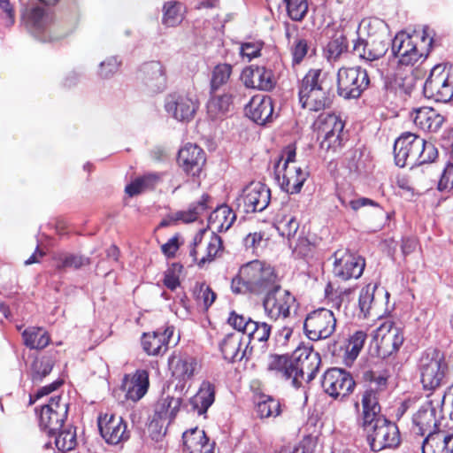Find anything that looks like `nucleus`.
Wrapping results in <instances>:
<instances>
[{
    "instance_id": "nucleus-13",
    "label": "nucleus",
    "mask_w": 453,
    "mask_h": 453,
    "mask_svg": "<svg viewBox=\"0 0 453 453\" xmlns=\"http://www.w3.org/2000/svg\"><path fill=\"white\" fill-rule=\"evenodd\" d=\"M418 38V35L401 31L392 39V54L398 58L400 65H413L422 57H426L427 53L420 50L417 45L416 40Z\"/></svg>"
},
{
    "instance_id": "nucleus-61",
    "label": "nucleus",
    "mask_w": 453,
    "mask_h": 453,
    "mask_svg": "<svg viewBox=\"0 0 453 453\" xmlns=\"http://www.w3.org/2000/svg\"><path fill=\"white\" fill-rule=\"evenodd\" d=\"M365 379L369 381L366 388H372L376 393L381 394L387 388L388 377L385 375L367 372L365 373Z\"/></svg>"
},
{
    "instance_id": "nucleus-28",
    "label": "nucleus",
    "mask_w": 453,
    "mask_h": 453,
    "mask_svg": "<svg viewBox=\"0 0 453 453\" xmlns=\"http://www.w3.org/2000/svg\"><path fill=\"white\" fill-rule=\"evenodd\" d=\"M197 365L196 359L185 353H173L168 358L172 376L181 381L190 380L195 375Z\"/></svg>"
},
{
    "instance_id": "nucleus-56",
    "label": "nucleus",
    "mask_w": 453,
    "mask_h": 453,
    "mask_svg": "<svg viewBox=\"0 0 453 453\" xmlns=\"http://www.w3.org/2000/svg\"><path fill=\"white\" fill-rule=\"evenodd\" d=\"M415 165L427 164L433 162L438 156L435 146L421 138V148L418 151Z\"/></svg>"
},
{
    "instance_id": "nucleus-8",
    "label": "nucleus",
    "mask_w": 453,
    "mask_h": 453,
    "mask_svg": "<svg viewBox=\"0 0 453 453\" xmlns=\"http://www.w3.org/2000/svg\"><path fill=\"white\" fill-rule=\"evenodd\" d=\"M320 140V148L335 151L342 146L344 123L335 114H321L313 124Z\"/></svg>"
},
{
    "instance_id": "nucleus-32",
    "label": "nucleus",
    "mask_w": 453,
    "mask_h": 453,
    "mask_svg": "<svg viewBox=\"0 0 453 453\" xmlns=\"http://www.w3.org/2000/svg\"><path fill=\"white\" fill-rule=\"evenodd\" d=\"M212 206V198L208 194H203L199 200L189 204L187 210L179 211L173 214V221L188 224L199 219Z\"/></svg>"
},
{
    "instance_id": "nucleus-37",
    "label": "nucleus",
    "mask_w": 453,
    "mask_h": 453,
    "mask_svg": "<svg viewBox=\"0 0 453 453\" xmlns=\"http://www.w3.org/2000/svg\"><path fill=\"white\" fill-rule=\"evenodd\" d=\"M215 400V388L209 381H203L198 392L190 398L189 403L194 411L198 415L206 413Z\"/></svg>"
},
{
    "instance_id": "nucleus-57",
    "label": "nucleus",
    "mask_w": 453,
    "mask_h": 453,
    "mask_svg": "<svg viewBox=\"0 0 453 453\" xmlns=\"http://www.w3.org/2000/svg\"><path fill=\"white\" fill-rule=\"evenodd\" d=\"M375 285L368 284L364 287L359 294L358 304L361 311L366 317L370 313L374 302Z\"/></svg>"
},
{
    "instance_id": "nucleus-45",
    "label": "nucleus",
    "mask_w": 453,
    "mask_h": 453,
    "mask_svg": "<svg viewBox=\"0 0 453 453\" xmlns=\"http://www.w3.org/2000/svg\"><path fill=\"white\" fill-rule=\"evenodd\" d=\"M271 326L265 322L255 321L250 322L248 330L245 334L246 342L249 344L254 342H265L271 334Z\"/></svg>"
},
{
    "instance_id": "nucleus-20",
    "label": "nucleus",
    "mask_w": 453,
    "mask_h": 453,
    "mask_svg": "<svg viewBox=\"0 0 453 453\" xmlns=\"http://www.w3.org/2000/svg\"><path fill=\"white\" fill-rule=\"evenodd\" d=\"M334 274L342 280L358 279L365 269V259L347 251H335L334 254Z\"/></svg>"
},
{
    "instance_id": "nucleus-19",
    "label": "nucleus",
    "mask_w": 453,
    "mask_h": 453,
    "mask_svg": "<svg viewBox=\"0 0 453 453\" xmlns=\"http://www.w3.org/2000/svg\"><path fill=\"white\" fill-rule=\"evenodd\" d=\"M420 148L421 137L410 132L403 134L394 144L395 165L399 167L414 166Z\"/></svg>"
},
{
    "instance_id": "nucleus-24",
    "label": "nucleus",
    "mask_w": 453,
    "mask_h": 453,
    "mask_svg": "<svg viewBox=\"0 0 453 453\" xmlns=\"http://www.w3.org/2000/svg\"><path fill=\"white\" fill-rule=\"evenodd\" d=\"M274 168L281 189L289 194L299 193L309 176V172L298 165L280 168L275 165Z\"/></svg>"
},
{
    "instance_id": "nucleus-30",
    "label": "nucleus",
    "mask_w": 453,
    "mask_h": 453,
    "mask_svg": "<svg viewBox=\"0 0 453 453\" xmlns=\"http://www.w3.org/2000/svg\"><path fill=\"white\" fill-rule=\"evenodd\" d=\"M184 453H214V441H210L203 430L197 427L183 433Z\"/></svg>"
},
{
    "instance_id": "nucleus-44",
    "label": "nucleus",
    "mask_w": 453,
    "mask_h": 453,
    "mask_svg": "<svg viewBox=\"0 0 453 453\" xmlns=\"http://www.w3.org/2000/svg\"><path fill=\"white\" fill-rule=\"evenodd\" d=\"M58 270L80 269L90 264L88 257L72 253H59L54 257Z\"/></svg>"
},
{
    "instance_id": "nucleus-38",
    "label": "nucleus",
    "mask_w": 453,
    "mask_h": 453,
    "mask_svg": "<svg viewBox=\"0 0 453 453\" xmlns=\"http://www.w3.org/2000/svg\"><path fill=\"white\" fill-rule=\"evenodd\" d=\"M379 393H376L372 388H365L362 395V426H366L372 421L377 419L379 417H383L380 414V405L379 403Z\"/></svg>"
},
{
    "instance_id": "nucleus-47",
    "label": "nucleus",
    "mask_w": 453,
    "mask_h": 453,
    "mask_svg": "<svg viewBox=\"0 0 453 453\" xmlns=\"http://www.w3.org/2000/svg\"><path fill=\"white\" fill-rule=\"evenodd\" d=\"M160 175L157 173H147L142 177L136 178L126 187V192L133 196L138 195L147 188H154L159 181Z\"/></svg>"
},
{
    "instance_id": "nucleus-41",
    "label": "nucleus",
    "mask_w": 453,
    "mask_h": 453,
    "mask_svg": "<svg viewBox=\"0 0 453 453\" xmlns=\"http://www.w3.org/2000/svg\"><path fill=\"white\" fill-rule=\"evenodd\" d=\"M24 344L29 349H42L50 343L48 332L42 327L30 326L22 333Z\"/></svg>"
},
{
    "instance_id": "nucleus-43",
    "label": "nucleus",
    "mask_w": 453,
    "mask_h": 453,
    "mask_svg": "<svg viewBox=\"0 0 453 453\" xmlns=\"http://www.w3.org/2000/svg\"><path fill=\"white\" fill-rule=\"evenodd\" d=\"M353 52L361 59L366 62H373L382 58L366 36L359 35L358 39L354 42Z\"/></svg>"
},
{
    "instance_id": "nucleus-9",
    "label": "nucleus",
    "mask_w": 453,
    "mask_h": 453,
    "mask_svg": "<svg viewBox=\"0 0 453 453\" xmlns=\"http://www.w3.org/2000/svg\"><path fill=\"white\" fill-rule=\"evenodd\" d=\"M336 328V319L334 312L319 308L310 312L303 322L306 336L311 341L329 338Z\"/></svg>"
},
{
    "instance_id": "nucleus-62",
    "label": "nucleus",
    "mask_w": 453,
    "mask_h": 453,
    "mask_svg": "<svg viewBox=\"0 0 453 453\" xmlns=\"http://www.w3.org/2000/svg\"><path fill=\"white\" fill-rule=\"evenodd\" d=\"M120 61L117 57H110L99 65L98 73L102 78H109L119 70Z\"/></svg>"
},
{
    "instance_id": "nucleus-27",
    "label": "nucleus",
    "mask_w": 453,
    "mask_h": 453,
    "mask_svg": "<svg viewBox=\"0 0 453 453\" xmlns=\"http://www.w3.org/2000/svg\"><path fill=\"white\" fill-rule=\"evenodd\" d=\"M245 110L249 118L258 125H265L273 119V99L269 96H253Z\"/></svg>"
},
{
    "instance_id": "nucleus-58",
    "label": "nucleus",
    "mask_w": 453,
    "mask_h": 453,
    "mask_svg": "<svg viewBox=\"0 0 453 453\" xmlns=\"http://www.w3.org/2000/svg\"><path fill=\"white\" fill-rule=\"evenodd\" d=\"M309 49L310 47L306 39L299 36L296 37L290 46L292 64H300L308 54Z\"/></svg>"
},
{
    "instance_id": "nucleus-60",
    "label": "nucleus",
    "mask_w": 453,
    "mask_h": 453,
    "mask_svg": "<svg viewBox=\"0 0 453 453\" xmlns=\"http://www.w3.org/2000/svg\"><path fill=\"white\" fill-rule=\"evenodd\" d=\"M222 248V241L221 238L216 234H212L210 242L206 247V256H203L199 260V265H203L206 262H210L213 260V258L218 255Z\"/></svg>"
},
{
    "instance_id": "nucleus-42",
    "label": "nucleus",
    "mask_w": 453,
    "mask_h": 453,
    "mask_svg": "<svg viewBox=\"0 0 453 453\" xmlns=\"http://www.w3.org/2000/svg\"><path fill=\"white\" fill-rule=\"evenodd\" d=\"M232 95H212L207 103V112L211 119H217L226 115L232 106Z\"/></svg>"
},
{
    "instance_id": "nucleus-6",
    "label": "nucleus",
    "mask_w": 453,
    "mask_h": 453,
    "mask_svg": "<svg viewBox=\"0 0 453 453\" xmlns=\"http://www.w3.org/2000/svg\"><path fill=\"white\" fill-rule=\"evenodd\" d=\"M370 79L365 69L342 67L337 73V93L344 99L359 98L368 88Z\"/></svg>"
},
{
    "instance_id": "nucleus-25",
    "label": "nucleus",
    "mask_w": 453,
    "mask_h": 453,
    "mask_svg": "<svg viewBox=\"0 0 453 453\" xmlns=\"http://www.w3.org/2000/svg\"><path fill=\"white\" fill-rule=\"evenodd\" d=\"M181 403L180 397L166 395L160 398L155 404L150 426L159 428V430L163 427L166 429L180 411Z\"/></svg>"
},
{
    "instance_id": "nucleus-63",
    "label": "nucleus",
    "mask_w": 453,
    "mask_h": 453,
    "mask_svg": "<svg viewBox=\"0 0 453 453\" xmlns=\"http://www.w3.org/2000/svg\"><path fill=\"white\" fill-rule=\"evenodd\" d=\"M228 323L238 332L245 335L248 330V325L253 320L250 318H246L242 315L237 314L235 311H232L228 317Z\"/></svg>"
},
{
    "instance_id": "nucleus-34",
    "label": "nucleus",
    "mask_w": 453,
    "mask_h": 453,
    "mask_svg": "<svg viewBox=\"0 0 453 453\" xmlns=\"http://www.w3.org/2000/svg\"><path fill=\"white\" fill-rule=\"evenodd\" d=\"M422 453H453V434L438 430L426 435Z\"/></svg>"
},
{
    "instance_id": "nucleus-4",
    "label": "nucleus",
    "mask_w": 453,
    "mask_h": 453,
    "mask_svg": "<svg viewBox=\"0 0 453 453\" xmlns=\"http://www.w3.org/2000/svg\"><path fill=\"white\" fill-rule=\"evenodd\" d=\"M423 92L426 97L448 102L453 96V67L436 65L426 79Z\"/></svg>"
},
{
    "instance_id": "nucleus-51",
    "label": "nucleus",
    "mask_w": 453,
    "mask_h": 453,
    "mask_svg": "<svg viewBox=\"0 0 453 453\" xmlns=\"http://www.w3.org/2000/svg\"><path fill=\"white\" fill-rule=\"evenodd\" d=\"M182 6L178 2H167L164 5L163 23L167 27H175L182 20Z\"/></svg>"
},
{
    "instance_id": "nucleus-18",
    "label": "nucleus",
    "mask_w": 453,
    "mask_h": 453,
    "mask_svg": "<svg viewBox=\"0 0 453 453\" xmlns=\"http://www.w3.org/2000/svg\"><path fill=\"white\" fill-rule=\"evenodd\" d=\"M266 369L275 378L288 381L294 388H299L298 375L301 368L298 367L296 357L271 354L267 359Z\"/></svg>"
},
{
    "instance_id": "nucleus-29",
    "label": "nucleus",
    "mask_w": 453,
    "mask_h": 453,
    "mask_svg": "<svg viewBox=\"0 0 453 453\" xmlns=\"http://www.w3.org/2000/svg\"><path fill=\"white\" fill-rule=\"evenodd\" d=\"M174 332L173 326H167L164 331L144 333L142 338L143 350L150 356H157L165 353L168 349L170 338Z\"/></svg>"
},
{
    "instance_id": "nucleus-39",
    "label": "nucleus",
    "mask_w": 453,
    "mask_h": 453,
    "mask_svg": "<svg viewBox=\"0 0 453 453\" xmlns=\"http://www.w3.org/2000/svg\"><path fill=\"white\" fill-rule=\"evenodd\" d=\"M296 360L298 361V367L301 368L300 375H298L299 387H301L304 373H307L308 381L315 378L319 369L321 359L318 352L306 351L304 357H303V354H301L298 357H296Z\"/></svg>"
},
{
    "instance_id": "nucleus-40",
    "label": "nucleus",
    "mask_w": 453,
    "mask_h": 453,
    "mask_svg": "<svg viewBox=\"0 0 453 453\" xmlns=\"http://www.w3.org/2000/svg\"><path fill=\"white\" fill-rule=\"evenodd\" d=\"M367 339V334L364 330H357L350 334L345 345L344 363L351 365L358 357Z\"/></svg>"
},
{
    "instance_id": "nucleus-7",
    "label": "nucleus",
    "mask_w": 453,
    "mask_h": 453,
    "mask_svg": "<svg viewBox=\"0 0 453 453\" xmlns=\"http://www.w3.org/2000/svg\"><path fill=\"white\" fill-rule=\"evenodd\" d=\"M242 277L249 285L250 293L254 294L267 292L277 285V276L273 268L259 260H253L242 265Z\"/></svg>"
},
{
    "instance_id": "nucleus-50",
    "label": "nucleus",
    "mask_w": 453,
    "mask_h": 453,
    "mask_svg": "<svg viewBox=\"0 0 453 453\" xmlns=\"http://www.w3.org/2000/svg\"><path fill=\"white\" fill-rule=\"evenodd\" d=\"M257 412L261 418H275L281 413V404L279 400L266 396L257 403Z\"/></svg>"
},
{
    "instance_id": "nucleus-5",
    "label": "nucleus",
    "mask_w": 453,
    "mask_h": 453,
    "mask_svg": "<svg viewBox=\"0 0 453 453\" xmlns=\"http://www.w3.org/2000/svg\"><path fill=\"white\" fill-rule=\"evenodd\" d=\"M363 427L367 432V440L373 451L396 448L400 444V433L397 426L385 417H379L370 425Z\"/></svg>"
},
{
    "instance_id": "nucleus-55",
    "label": "nucleus",
    "mask_w": 453,
    "mask_h": 453,
    "mask_svg": "<svg viewBox=\"0 0 453 453\" xmlns=\"http://www.w3.org/2000/svg\"><path fill=\"white\" fill-rule=\"evenodd\" d=\"M289 18L295 21H301L308 12L307 0H285Z\"/></svg>"
},
{
    "instance_id": "nucleus-49",
    "label": "nucleus",
    "mask_w": 453,
    "mask_h": 453,
    "mask_svg": "<svg viewBox=\"0 0 453 453\" xmlns=\"http://www.w3.org/2000/svg\"><path fill=\"white\" fill-rule=\"evenodd\" d=\"M348 49L347 38L344 35L334 37L325 48V56L329 62H334L340 58Z\"/></svg>"
},
{
    "instance_id": "nucleus-16",
    "label": "nucleus",
    "mask_w": 453,
    "mask_h": 453,
    "mask_svg": "<svg viewBox=\"0 0 453 453\" xmlns=\"http://www.w3.org/2000/svg\"><path fill=\"white\" fill-rule=\"evenodd\" d=\"M321 385L325 393L337 399L350 395L356 382L349 372L341 368H331L324 373Z\"/></svg>"
},
{
    "instance_id": "nucleus-52",
    "label": "nucleus",
    "mask_w": 453,
    "mask_h": 453,
    "mask_svg": "<svg viewBox=\"0 0 453 453\" xmlns=\"http://www.w3.org/2000/svg\"><path fill=\"white\" fill-rule=\"evenodd\" d=\"M232 73V66L229 64L217 65L211 73V88L214 92L221 86L226 84Z\"/></svg>"
},
{
    "instance_id": "nucleus-59",
    "label": "nucleus",
    "mask_w": 453,
    "mask_h": 453,
    "mask_svg": "<svg viewBox=\"0 0 453 453\" xmlns=\"http://www.w3.org/2000/svg\"><path fill=\"white\" fill-rule=\"evenodd\" d=\"M182 268L181 265L174 263L165 272L163 283L168 289L173 291L180 287Z\"/></svg>"
},
{
    "instance_id": "nucleus-31",
    "label": "nucleus",
    "mask_w": 453,
    "mask_h": 453,
    "mask_svg": "<svg viewBox=\"0 0 453 453\" xmlns=\"http://www.w3.org/2000/svg\"><path fill=\"white\" fill-rule=\"evenodd\" d=\"M249 343L242 333H232L223 339L220 349L223 357L229 362L241 361L246 355Z\"/></svg>"
},
{
    "instance_id": "nucleus-36",
    "label": "nucleus",
    "mask_w": 453,
    "mask_h": 453,
    "mask_svg": "<svg viewBox=\"0 0 453 453\" xmlns=\"http://www.w3.org/2000/svg\"><path fill=\"white\" fill-rule=\"evenodd\" d=\"M236 219L233 210L226 205L218 206L208 218V228L212 234L227 231Z\"/></svg>"
},
{
    "instance_id": "nucleus-64",
    "label": "nucleus",
    "mask_w": 453,
    "mask_h": 453,
    "mask_svg": "<svg viewBox=\"0 0 453 453\" xmlns=\"http://www.w3.org/2000/svg\"><path fill=\"white\" fill-rule=\"evenodd\" d=\"M453 188V164L446 165L438 183V189L450 190Z\"/></svg>"
},
{
    "instance_id": "nucleus-35",
    "label": "nucleus",
    "mask_w": 453,
    "mask_h": 453,
    "mask_svg": "<svg viewBox=\"0 0 453 453\" xmlns=\"http://www.w3.org/2000/svg\"><path fill=\"white\" fill-rule=\"evenodd\" d=\"M122 388L127 399L134 402L140 400L149 388L148 372L145 370H139L130 379L126 377Z\"/></svg>"
},
{
    "instance_id": "nucleus-21",
    "label": "nucleus",
    "mask_w": 453,
    "mask_h": 453,
    "mask_svg": "<svg viewBox=\"0 0 453 453\" xmlns=\"http://www.w3.org/2000/svg\"><path fill=\"white\" fill-rule=\"evenodd\" d=\"M197 108V101L187 94L173 93L165 100V111L179 121L191 120Z\"/></svg>"
},
{
    "instance_id": "nucleus-3",
    "label": "nucleus",
    "mask_w": 453,
    "mask_h": 453,
    "mask_svg": "<svg viewBox=\"0 0 453 453\" xmlns=\"http://www.w3.org/2000/svg\"><path fill=\"white\" fill-rule=\"evenodd\" d=\"M443 418V397L436 395V393L427 395L426 402L420 406L412 418L416 433L424 436L437 432Z\"/></svg>"
},
{
    "instance_id": "nucleus-22",
    "label": "nucleus",
    "mask_w": 453,
    "mask_h": 453,
    "mask_svg": "<svg viewBox=\"0 0 453 453\" xmlns=\"http://www.w3.org/2000/svg\"><path fill=\"white\" fill-rule=\"evenodd\" d=\"M98 427L102 437L109 444L117 445L129 438L127 424L121 417L107 414L98 419Z\"/></svg>"
},
{
    "instance_id": "nucleus-23",
    "label": "nucleus",
    "mask_w": 453,
    "mask_h": 453,
    "mask_svg": "<svg viewBox=\"0 0 453 453\" xmlns=\"http://www.w3.org/2000/svg\"><path fill=\"white\" fill-rule=\"evenodd\" d=\"M141 78L148 91L153 94L163 92L167 86L165 65L159 61L145 63L141 67Z\"/></svg>"
},
{
    "instance_id": "nucleus-53",
    "label": "nucleus",
    "mask_w": 453,
    "mask_h": 453,
    "mask_svg": "<svg viewBox=\"0 0 453 453\" xmlns=\"http://www.w3.org/2000/svg\"><path fill=\"white\" fill-rule=\"evenodd\" d=\"M255 78L258 80L257 89L269 91L275 86V79L272 70L264 66L255 67Z\"/></svg>"
},
{
    "instance_id": "nucleus-15",
    "label": "nucleus",
    "mask_w": 453,
    "mask_h": 453,
    "mask_svg": "<svg viewBox=\"0 0 453 453\" xmlns=\"http://www.w3.org/2000/svg\"><path fill=\"white\" fill-rule=\"evenodd\" d=\"M373 339L378 348V355L386 357L396 352L403 345L404 337L402 328L391 320L384 321L374 332Z\"/></svg>"
},
{
    "instance_id": "nucleus-10",
    "label": "nucleus",
    "mask_w": 453,
    "mask_h": 453,
    "mask_svg": "<svg viewBox=\"0 0 453 453\" xmlns=\"http://www.w3.org/2000/svg\"><path fill=\"white\" fill-rule=\"evenodd\" d=\"M68 403L60 395L53 396L49 403L42 407L39 425L48 435L55 434L63 427L67 418Z\"/></svg>"
},
{
    "instance_id": "nucleus-46",
    "label": "nucleus",
    "mask_w": 453,
    "mask_h": 453,
    "mask_svg": "<svg viewBox=\"0 0 453 453\" xmlns=\"http://www.w3.org/2000/svg\"><path fill=\"white\" fill-rule=\"evenodd\" d=\"M338 201L344 208H349L353 211H357L365 206L379 207V203L367 197L356 198L352 192L343 190L337 191Z\"/></svg>"
},
{
    "instance_id": "nucleus-48",
    "label": "nucleus",
    "mask_w": 453,
    "mask_h": 453,
    "mask_svg": "<svg viewBox=\"0 0 453 453\" xmlns=\"http://www.w3.org/2000/svg\"><path fill=\"white\" fill-rule=\"evenodd\" d=\"M275 228L281 236L290 239L296 234L299 222L293 215H279L275 222Z\"/></svg>"
},
{
    "instance_id": "nucleus-1",
    "label": "nucleus",
    "mask_w": 453,
    "mask_h": 453,
    "mask_svg": "<svg viewBox=\"0 0 453 453\" xmlns=\"http://www.w3.org/2000/svg\"><path fill=\"white\" fill-rule=\"evenodd\" d=\"M322 76L320 69H311L300 81L298 97L303 109L319 111L330 106L332 100Z\"/></svg>"
},
{
    "instance_id": "nucleus-17",
    "label": "nucleus",
    "mask_w": 453,
    "mask_h": 453,
    "mask_svg": "<svg viewBox=\"0 0 453 453\" xmlns=\"http://www.w3.org/2000/svg\"><path fill=\"white\" fill-rule=\"evenodd\" d=\"M358 34L366 36L370 42H372V45L382 57L385 56L390 42H392L389 27L380 19H364L359 24Z\"/></svg>"
},
{
    "instance_id": "nucleus-14",
    "label": "nucleus",
    "mask_w": 453,
    "mask_h": 453,
    "mask_svg": "<svg viewBox=\"0 0 453 453\" xmlns=\"http://www.w3.org/2000/svg\"><path fill=\"white\" fill-rule=\"evenodd\" d=\"M271 200L270 189L261 182L247 185L237 198V205L245 213L263 211Z\"/></svg>"
},
{
    "instance_id": "nucleus-2",
    "label": "nucleus",
    "mask_w": 453,
    "mask_h": 453,
    "mask_svg": "<svg viewBox=\"0 0 453 453\" xmlns=\"http://www.w3.org/2000/svg\"><path fill=\"white\" fill-rule=\"evenodd\" d=\"M418 370L423 388L435 391L445 383L449 366L441 350L428 349L420 357Z\"/></svg>"
},
{
    "instance_id": "nucleus-54",
    "label": "nucleus",
    "mask_w": 453,
    "mask_h": 453,
    "mask_svg": "<svg viewBox=\"0 0 453 453\" xmlns=\"http://www.w3.org/2000/svg\"><path fill=\"white\" fill-rule=\"evenodd\" d=\"M52 368L53 362L50 358L35 359L32 365V380L34 382H40L45 376L50 374Z\"/></svg>"
},
{
    "instance_id": "nucleus-12",
    "label": "nucleus",
    "mask_w": 453,
    "mask_h": 453,
    "mask_svg": "<svg viewBox=\"0 0 453 453\" xmlns=\"http://www.w3.org/2000/svg\"><path fill=\"white\" fill-rule=\"evenodd\" d=\"M295 303V296L279 285L269 289L263 299L265 312L268 318L273 320L289 317L290 309Z\"/></svg>"
},
{
    "instance_id": "nucleus-33",
    "label": "nucleus",
    "mask_w": 453,
    "mask_h": 453,
    "mask_svg": "<svg viewBox=\"0 0 453 453\" xmlns=\"http://www.w3.org/2000/svg\"><path fill=\"white\" fill-rule=\"evenodd\" d=\"M412 118L418 127L427 132H436L444 121L443 116L432 107H421L414 110Z\"/></svg>"
},
{
    "instance_id": "nucleus-26",
    "label": "nucleus",
    "mask_w": 453,
    "mask_h": 453,
    "mask_svg": "<svg viewBox=\"0 0 453 453\" xmlns=\"http://www.w3.org/2000/svg\"><path fill=\"white\" fill-rule=\"evenodd\" d=\"M205 153L202 148L193 143H187L178 155V162L183 171L191 176H199L205 164Z\"/></svg>"
},
{
    "instance_id": "nucleus-11",
    "label": "nucleus",
    "mask_w": 453,
    "mask_h": 453,
    "mask_svg": "<svg viewBox=\"0 0 453 453\" xmlns=\"http://www.w3.org/2000/svg\"><path fill=\"white\" fill-rule=\"evenodd\" d=\"M24 26L35 37L42 42H51L52 15L41 6H30L22 15Z\"/></svg>"
}]
</instances>
